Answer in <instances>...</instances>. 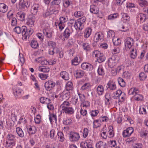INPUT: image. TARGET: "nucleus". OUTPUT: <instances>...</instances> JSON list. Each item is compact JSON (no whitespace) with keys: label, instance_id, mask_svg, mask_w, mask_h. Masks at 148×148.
Segmentation results:
<instances>
[{"label":"nucleus","instance_id":"1","mask_svg":"<svg viewBox=\"0 0 148 148\" xmlns=\"http://www.w3.org/2000/svg\"><path fill=\"white\" fill-rule=\"evenodd\" d=\"M70 105L69 102L64 101L60 105V108L66 114H73L74 112V110L72 107H69Z\"/></svg>","mask_w":148,"mask_h":148},{"label":"nucleus","instance_id":"2","mask_svg":"<svg viewBox=\"0 0 148 148\" xmlns=\"http://www.w3.org/2000/svg\"><path fill=\"white\" fill-rule=\"evenodd\" d=\"M22 34L23 40H26L27 38H29V36L32 35L34 32V31L32 29L30 28L27 29V28L25 26H23L22 27Z\"/></svg>","mask_w":148,"mask_h":148},{"label":"nucleus","instance_id":"3","mask_svg":"<svg viewBox=\"0 0 148 148\" xmlns=\"http://www.w3.org/2000/svg\"><path fill=\"white\" fill-rule=\"evenodd\" d=\"M139 91L138 89L134 88H131L130 90L129 94L133 95L134 96V99L137 101H141L143 99V97L142 95L138 94Z\"/></svg>","mask_w":148,"mask_h":148},{"label":"nucleus","instance_id":"4","mask_svg":"<svg viewBox=\"0 0 148 148\" xmlns=\"http://www.w3.org/2000/svg\"><path fill=\"white\" fill-rule=\"evenodd\" d=\"M92 54L93 57H97V60L99 63L102 62L106 60V57L103 53L98 51H93Z\"/></svg>","mask_w":148,"mask_h":148},{"label":"nucleus","instance_id":"5","mask_svg":"<svg viewBox=\"0 0 148 148\" xmlns=\"http://www.w3.org/2000/svg\"><path fill=\"white\" fill-rule=\"evenodd\" d=\"M80 138L79 133L77 132H71L69 134V138L71 142H76L78 141Z\"/></svg>","mask_w":148,"mask_h":148},{"label":"nucleus","instance_id":"6","mask_svg":"<svg viewBox=\"0 0 148 148\" xmlns=\"http://www.w3.org/2000/svg\"><path fill=\"white\" fill-rule=\"evenodd\" d=\"M56 85L55 83L53 81L48 80L45 83V87L47 90L50 91L53 89Z\"/></svg>","mask_w":148,"mask_h":148},{"label":"nucleus","instance_id":"7","mask_svg":"<svg viewBox=\"0 0 148 148\" xmlns=\"http://www.w3.org/2000/svg\"><path fill=\"white\" fill-rule=\"evenodd\" d=\"M116 56H113L110 58L108 60V64L109 67L112 68L116 64L117 60L116 59Z\"/></svg>","mask_w":148,"mask_h":148},{"label":"nucleus","instance_id":"8","mask_svg":"<svg viewBox=\"0 0 148 148\" xmlns=\"http://www.w3.org/2000/svg\"><path fill=\"white\" fill-rule=\"evenodd\" d=\"M92 141L90 140H88L85 142H82L81 143V146L83 148H93L92 147Z\"/></svg>","mask_w":148,"mask_h":148},{"label":"nucleus","instance_id":"9","mask_svg":"<svg viewBox=\"0 0 148 148\" xmlns=\"http://www.w3.org/2000/svg\"><path fill=\"white\" fill-rule=\"evenodd\" d=\"M133 131L134 130L132 127H128L123 132V135L124 137L129 136L132 133Z\"/></svg>","mask_w":148,"mask_h":148},{"label":"nucleus","instance_id":"10","mask_svg":"<svg viewBox=\"0 0 148 148\" xmlns=\"http://www.w3.org/2000/svg\"><path fill=\"white\" fill-rule=\"evenodd\" d=\"M134 43V41L133 39L130 37H128L127 38L125 42V46L126 48L130 49L133 45Z\"/></svg>","mask_w":148,"mask_h":148},{"label":"nucleus","instance_id":"11","mask_svg":"<svg viewBox=\"0 0 148 148\" xmlns=\"http://www.w3.org/2000/svg\"><path fill=\"white\" fill-rule=\"evenodd\" d=\"M34 17L33 16L29 15L26 24L29 27H32L34 25Z\"/></svg>","mask_w":148,"mask_h":148},{"label":"nucleus","instance_id":"12","mask_svg":"<svg viewBox=\"0 0 148 148\" xmlns=\"http://www.w3.org/2000/svg\"><path fill=\"white\" fill-rule=\"evenodd\" d=\"M82 68L84 70L91 71L93 70V66L91 64L88 63H83L81 65Z\"/></svg>","mask_w":148,"mask_h":148},{"label":"nucleus","instance_id":"13","mask_svg":"<svg viewBox=\"0 0 148 148\" xmlns=\"http://www.w3.org/2000/svg\"><path fill=\"white\" fill-rule=\"evenodd\" d=\"M30 5V3L25 1L24 0H21L19 3V8L20 9H24L25 7H29Z\"/></svg>","mask_w":148,"mask_h":148},{"label":"nucleus","instance_id":"14","mask_svg":"<svg viewBox=\"0 0 148 148\" xmlns=\"http://www.w3.org/2000/svg\"><path fill=\"white\" fill-rule=\"evenodd\" d=\"M103 38V34L101 32L96 33L94 37V41L97 42L99 40H101Z\"/></svg>","mask_w":148,"mask_h":148},{"label":"nucleus","instance_id":"15","mask_svg":"<svg viewBox=\"0 0 148 148\" xmlns=\"http://www.w3.org/2000/svg\"><path fill=\"white\" fill-rule=\"evenodd\" d=\"M71 33V31L67 27L63 33V38L64 40H66L68 39Z\"/></svg>","mask_w":148,"mask_h":148},{"label":"nucleus","instance_id":"16","mask_svg":"<svg viewBox=\"0 0 148 148\" xmlns=\"http://www.w3.org/2000/svg\"><path fill=\"white\" fill-rule=\"evenodd\" d=\"M27 129L28 133L29 134H35L36 131V129L35 127L28 126L27 127Z\"/></svg>","mask_w":148,"mask_h":148},{"label":"nucleus","instance_id":"17","mask_svg":"<svg viewBox=\"0 0 148 148\" xmlns=\"http://www.w3.org/2000/svg\"><path fill=\"white\" fill-rule=\"evenodd\" d=\"M90 11L94 14H97L99 13V9L96 6L92 5L90 6Z\"/></svg>","mask_w":148,"mask_h":148},{"label":"nucleus","instance_id":"18","mask_svg":"<svg viewBox=\"0 0 148 148\" xmlns=\"http://www.w3.org/2000/svg\"><path fill=\"white\" fill-rule=\"evenodd\" d=\"M74 27L76 29L82 30L84 27L82 25L78 20L76 21L75 23Z\"/></svg>","mask_w":148,"mask_h":148},{"label":"nucleus","instance_id":"19","mask_svg":"<svg viewBox=\"0 0 148 148\" xmlns=\"http://www.w3.org/2000/svg\"><path fill=\"white\" fill-rule=\"evenodd\" d=\"M137 3L140 6L145 7L148 5V2L146 0H138Z\"/></svg>","mask_w":148,"mask_h":148},{"label":"nucleus","instance_id":"20","mask_svg":"<svg viewBox=\"0 0 148 148\" xmlns=\"http://www.w3.org/2000/svg\"><path fill=\"white\" fill-rule=\"evenodd\" d=\"M107 89H109L111 90H114L116 89V84L111 82H109L107 84Z\"/></svg>","mask_w":148,"mask_h":148},{"label":"nucleus","instance_id":"21","mask_svg":"<svg viewBox=\"0 0 148 148\" xmlns=\"http://www.w3.org/2000/svg\"><path fill=\"white\" fill-rule=\"evenodd\" d=\"M8 8L7 6L4 3H0V11L3 13L5 12L8 10Z\"/></svg>","mask_w":148,"mask_h":148},{"label":"nucleus","instance_id":"22","mask_svg":"<svg viewBox=\"0 0 148 148\" xmlns=\"http://www.w3.org/2000/svg\"><path fill=\"white\" fill-rule=\"evenodd\" d=\"M60 76L62 77L66 80H69V74L65 71H63L60 73Z\"/></svg>","mask_w":148,"mask_h":148},{"label":"nucleus","instance_id":"23","mask_svg":"<svg viewBox=\"0 0 148 148\" xmlns=\"http://www.w3.org/2000/svg\"><path fill=\"white\" fill-rule=\"evenodd\" d=\"M92 29L91 28L88 27L86 28L84 33V37L85 38H88L91 34Z\"/></svg>","mask_w":148,"mask_h":148},{"label":"nucleus","instance_id":"24","mask_svg":"<svg viewBox=\"0 0 148 148\" xmlns=\"http://www.w3.org/2000/svg\"><path fill=\"white\" fill-rule=\"evenodd\" d=\"M30 45L32 48L34 49H37L39 46L37 41L34 40H31Z\"/></svg>","mask_w":148,"mask_h":148},{"label":"nucleus","instance_id":"25","mask_svg":"<svg viewBox=\"0 0 148 148\" xmlns=\"http://www.w3.org/2000/svg\"><path fill=\"white\" fill-rule=\"evenodd\" d=\"M59 49L56 47L53 48H51L49 49V53L50 55H53L55 53L57 54L59 52Z\"/></svg>","mask_w":148,"mask_h":148},{"label":"nucleus","instance_id":"26","mask_svg":"<svg viewBox=\"0 0 148 148\" xmlns=\"http://www.w3.org/2000/svg\"><path fill=\"white\" fill-rule=\"evenodd\" d=\"M16 16L19 20L22 21L24 20L25 13L21 12H19L17 13Z\"/></svg>","mask_w":148,"mask_h":148},{"label":"nucleus","instance_id":"27","mask_svg":"<svg viewBox=\"0 0 148 148\" xmlns=\"http://www.w3.org/2000/svg\"><path fill=\"white\" fill-rule=\"evenodd\" d=\"M74 75L76 78H81L84 75L83 72L80 70H76L74 72Z\"/></svg>","mask_w":148,"mask_h":148},{"label":"nucleus","instance_id":"28","mask_svg":"<svg viewBox=\"0 0 148 148\" xmlns=\"http://www.w3.org/2000/svg\"><path fill=\"white\" fill-rule=\"evenodd\" d=\"M73 89V85L71 82L69 81L67 82L66 85V89L67 91L72 90Z\"/></svg>","mask_w":148,"mask_h":148},{"label":"nucleus","instance_id":"29","mask_svg":"<svg viewBox=\"0 0 148 148\" xmlns=\"http://www.w3.org/2000/svg\"><path fill=\"white\" fill-rule=\"evenodd\" d=\"M130 56L131 58L134 59L137 56V52L136 49L133 48L130 53Z\"/></svg>","mask_w":148,"mask_h":148},{"label":"nucleus","instance_id":"30","mask_svg":"<svg viewBox=\"0 0 148 148\" xmlns=\"http://www.w3.org/2000/svg\"><path fill=\"white\" fill-rule=\"evenodd\" d=\"M13 92L14 95L16 96H19L21 95L22 90L19 88L16 87V88L13 89Z\"/></svg>","mask_w":148,"mask_h":148},{"label":"nucleus","instance_id":"31","mask_svg":"<svg viewBox=\"0 0 148 148\" xmlns=\"http://www.w3.org/2000/svg\"><path fill=\"white\" fill-rule=\"evenodd\" d=\"M39 70L43 72L48 73L49 72L50 69L47 66H41L39 67Z\"/></svg>","mask_w":148,"mask_h":148},{"label":"nucleus","instance_id":"32","mask_svg":"<svg viewBox=\"0 0 148 148\" xmlns=\"http://www.w3.org/2000/svg\"><path fill=\"white\" fill-rule=\"evenodd\" d=\"M97 93L99 95H102L103 93L104 89L103 87L101 85H99L97 88Z\"/></svg>","mask_w":148,"mask_h":148},{"label":"nucleus","instance_id":"33","mask_svg":"<svg viewBox=\"0 0 148 148\" xmlns=\"http://www.w3.org/2000/svg\"><path fill=\"white\" fill-rule=\"evenodd\" d=\"M16 136L12 134H9L7 136V140L9 141H14L16 140Z\"/></svg>","mask_w":148,"mask_h":148},{"label":"nucleus","instance_id":"34","mask_svg":"<svg viewBox=\"0 0 148 148\" xmlns=\"http://www.w3.org/2000/svg\"><path fill=\"white\" fill-rule=\"evenodd\" d=\"M82 47L86 51H89L91 49L90 45L87 42L83 43Z\"/></svg>","mask_w":148,"mask_h":148},{"label":"nucleus","instance_id":"35","mask_svg":"<svg viewBox=\"0 0 148 148\" xmlns=\"http://www.w3.org/2000/svg\"><path fill=\"white\" fill-rule=\"evenodd\" d=\"M97 72L98 74L101 75H104L105 74L104 69L102 65H100L98 68Z\"/></svg>","mask_w":148,"mask_h":148},{"label":"nucleus","instance_id":"36","mask_svg":"<svg viewBox=\"0 0 148 148\" xmlns=\"http://www.w3.org/2000/svg\"><path fill=\"white\" fill-rule=\"evenodd\" d=\"M122 93V92L120 90H117L114 93V96L113 97L114 99H117L118 98L120 99L121 95Z\"/></svg>","mask_w":148,"mask_h":148},{"label":"nucleus","instance_id":"37","mask_svg":"<svg viewBox=\"0 0 148 148\" xmlns=\"http://www.w3.org/2000/svg\"><path fill=\"white\" fill-rule=\"evenodd\" d=\"M118 82L119 85L122 87H124L125 86V83L124 80L121 77H119Z\"/></svg>","mask_w":148,"mask_h":148},{"label":"nucleus","instance_id":"38","mask_svg":"<svg viewBox=\"0 0 148 148\" xmlns=\"http://www.w3.org/2000/svg\"><path fill=\"white\" fill-rule=\"evenodd\" d=\"M16 131L19 136L21 137H23L24 136V133L21 128L20 127L17 128Z\"/></svg>","mask_w":148,"mask_h":148},{"label":"nucleus","instance_id":"39","mask_svg":"<svg viewBox=\"0 0 148 148\" xmlns=\"http://www.w3.org/2000/svg\"><path fill=\"white\" fill-rule=\"evenodd\" d=\"M5 143V147L8 148H12L15 145V143L14 141L9 142L8 141H6Z\"/></svg>","mask_w":148,"mask_h":148},{"label":"nucleus","instance_id":"40","mask_svg":"<svg viewBox=\"0 0 148 148\" xmlns=\"http://www.w3.org/2000/svg\"><path fill=\"white\" fill-rule=\"evenodd\" d=\"M101 121L99 120H95L93 122V127L94 128H97L99 127L101 125Z\"/></svg>","mask_w":148,"mask_h":148},{"label":"nucleus","instance_id":"41","mask_svg":"<svg viewBox=\"0 0 148 148\" xmlns=\"http://www.w3.org/2000/svg\"><path fill=\"white\" fill-rule=\"evenodd\" d=\"M38 5H36V6H33L31 8V13L33 14H36L38 12Z\"/></svg>","mask_w":148,"mask_h":148},{"label":"nucleus","instance_id":"42","mask_svg":"<svg viewBox=\"0 0 148 148\" xmlns=\"http://www.w3.org/2000/svg\"><path fill=\"white\" fill-rule=\"evenodd\" d=\"M70 94L69 91H67V92L62 96V98L64 99L67 100L70 98Z\"/></svg>","mask_w":148,"mask_h":148},{"label":"nucleus","instance_id":"43","mask_svg":"<svg viewBox=\"0 0 148 148\" xmlns=\"http://www.w3.org/2000/svg\"><path fill=\"white\" fill-rule=\"evenodd\" d=\"M112 42L114 45H118L120 42V40L119 38L116 37H114L112 38Z\"/></svg>","mask_w":148,"mask_h":148},{"label":"nucleus","instance_id":"44","mask_svg":"<svg viewBox=\"0 0 148 148\" xmlns=\"http://www.w3.org/2000/svg\"><path fill=\"white\" fill-rule=\"evenodd\" d=\"M122 18L127 21H129L130 20V17L127 13H122Z\"/></svg>","mask_w":148,"mask_h":148},{"label":"nucleus","instance_id":"45","mask_svg":"<svg viewBox=\"0 0 148 148\" xmlns=\"http://www.w3.org/2000/svg\"><path fill=\"white\" fill-rule=\"evenodd\" d=\"M118 16V14L117 13H114L113 14L110 15L108 16V19L110 20H112L116 18Z\"/></svg>","mask_w":148,"mask_h":148},{"label":"nucleus","instance_id":"46","mask_svg":"<svg viewBox=\"0 0 148 148\" xmlns=\"http://www.w3.org/2000/svg\"><path fill=\"white\" fill-rule=\"evenodd\" d=\"M104 145L103 143L101 141H99L96 145V148H103Z\"/></svg>","mask_w":148,"mask_h":148},{"label":"nucleus","instance_id":"47","mask_svg":"<svg viewBox=\"0 0 148 148\" xmlns=\"http://www.w3.org/2000/svg\"><path fill=\"white\" fill-rule=\"evenodd\" d=\"M57 135L58 138H60V140L62 142L64 140L63 133L62 132H60L58 133Z\"/></svg>","mask_w":148,"mask_h":148},{"label":"nucleus","instance_id":"48","mask_svg":"<svg viewBox=\"0 0 148 148\" xmlns=\"http://www.w3.org/2000/svg\"><path fill=\"white\" fill-rule=\"evenodd\" d=\"M38 76L41 79L45 80L47 79L48 77V74L41 73L39 74L38 75Z\"/></svg>","mask_w":148,"mask_h":148},{"label":"nucleus","instance_id":"49","mask_svg":"<svg viewBox=\"0 0 148 148\" xmlns=\"http://www.w3.org/2000/svg\"><path fill=\"white\" fill-rule=\"evenodd\" d=\"M115 33L114 32L110 30L109 31L108 33V38H113L115 36Z\"/></svg>","mask_w":148,"mask_h":148},{"label":"nucleus","instance_id":"50","mask_svg":"<svg viewBox=\"0 0 148 148\" xmlns=\"http://www.w3.org/2000/svg\"><path fill=\"white\" fill-rule=\"evenodd\" d=\"M139 77L141 80H144L146 78L147 75L144 73H141L139 74Z\"/></svg>","mask_w":148,"mask_h":148},{"label":"nucleus","instance_id":"51","mask_svg":"<svg viewBox=\"0 0 148 148\" xmlns=\"http://www.w3.org/2000/svg\"><path fill=\"white\" fill-rule=\"evenodd\" d=\"M83 14V12L82 11H80L75 12L74 14V16L77 18L82 16Z\"/></svg>","mask_w":148,"mask_h":148},{"label":"nucleus","instance_id":"52","mask_svg":"<svg viewBox=\"0 0 148 148\" xmlns=\"http://www.w3.org/2000/svg\"><path fill=\"white\" fill-rule=\"evenodd\" d=\"M123 69L124 67L122 65H121L118 66L116 69V74L118 73H119L121 71L123 72Z\"/></svg>","mask_w":148,"mask_h":148},{"label":"nucleus","instance_id":"53","mask_svg":"<svg viewBox=\"0 0 148 148\" xmlns=\"http://www.w3.org/2000/svg\"><path fill=\"white\" fill-rule=\"evenodd\" d=\"M78 60V58L77 57H75L73 60H71L72 64L74 65H77L79 64Z\"/></svg>","mask_w":148,"mask_h":148},{"label":"nucleus","instance_id":"54","mask_svg":"<svg viewBox=\"0 0 148 148\" xmlns=\"http://www.w3.org/2000/svg\"><path fill=\"white\" fill-rule=\"evenodd\" d=\"M48 45L49 47H51L52 48L56 47V43L53 41H49L48 42Z\"/></svg>","mask_w":148,"mask_h":148},{"label":"nucleus","instance_id":"55","mask_svg":"<svg viewBox=\"0 0 148 148\" xmlns=\"http://www.w3.org/2000/svg\"><path fill=\"white\" fill-rule=\"evenodd\" d=\"M90 86V84L88 83L84 84L82 87V89L83 90H86Z\"/></svg>","mask_w":148,"mask_h":148},{"label":"nucleus","instance_id":"56","mask_svg":"<svg viewBox=\"0 0 148 148\" xmlns=\"http://www.w3.org/2000/svg\"><path fill=\"white\" fill-rule=\"evenodd\" d=\"M14 30L15 32L18 34L21 33L22 29V27L21 28L19 27H17L14 28Z\"/></svg>","mask_w":148,"mask_h":148},{"label":"nucleus","instance_id":"57","mask_svg":"<svg viewBox=\"0 0 148 148\" xmlns=\"http://www.w3.org/2000/svg\"><path fill=\"white\" fill-rule=\"evenodd\" d=\"M140 16V21H142L143 19H144L143 21H145L147 19L145 14L140 13L139 14L138 16Z\"/></svg>","mask_w":148,"mask_h":148},{"label":"nucleus","instance_id":"58","mask_svg":"<svg viewBox=\"0 0 148 148\" xmlns=\"http://www.w3.org/2000/svg\"><path fill=\"white\" fill-rule=\"evenodd\" d=\"M81 106H83V107H86V108L89 107L90 106V103L87 101H85L82 103L81 104Z\"/></svg>","mask_w":148,"mask_h":148},{"label":"nucleus","instance_id":"59","mask_svg":"<svg viewBox=\"0 0 148 148\" xmlns=\"http://www.w3.org/2000/svg\"><path fill=\"white\" fill-rule=\"evenodd\" d=\"M88 130L87 128H84L83 130V137L85 138L88 136Z\"/></svg>","mask_w":148,"mask_h":148},{"label":"nucleus","instance_id":"60","mask_svg":"<svg viewBox=\"0 0 148 148\" xmlns=\"http://www.w3.org/2000/svg\"><path fill=\"white\" fill-rule=\"evenodd\" d=\"M60 23H64L67 21V19L64 17L61 16L60 17Z\"/></svg>","mask_w":148,"mask_h":148},{"label":"nucleus","instance_id":"61","mask_svg":"<svg viewBox=\"0 0 148 148\" xmlns=\"http://www.w3.org/2000/svg\"><path fill=\"white\" fill-rule=\"evenodd\" d=\"M35 122L37 124L40 123L41 121L40 116L39 115H36V117L34 119Z\"/></svg>","mask_w":148,"mask_h":148},{"label":"nucleus","instance_id":"62","mask_svg":"<svg viewBox=\"0 0 148 148\" xmlns=\"http://www.w3.org/2000/svg\"><path fill=\"white\" fill-rule=\"evenodd\" d=\"M139 112L140 114H146V109L144 107H143L142 108L141 107H140L139 108Z\"/></svg>","mask_w":148,"mask_h":148},{"label":"nucleus","instance_id":"63","mask_svg":"<svg viewBox=\"0 0 148 148\" xmlns=\"http://www.w3.org/2000/svg\"><path fill=\"white\" fill-rule=\"evenodd\" d=\"M55 132L54 130H51L50 132V138L54 139H55Z\"/></svg>","mask_w":148,"mask_h":148},{"label":"nucleus","instance_id":"64","mask_svg":"<svg viewBox=\"0 0 148 148\" xmlns=\"http://www.w3.org/2000/svg\"><path fill=\"white\" fill-rule=\"evenodd\" d=\"M60 3L61 0H54L51 3L53 5H58Z\"/></svg>","mask_w":148,"mask_h":148}]
</instances>
